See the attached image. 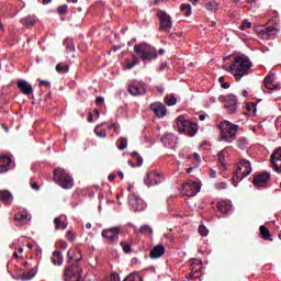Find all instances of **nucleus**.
<instances>
[{"instance_id": "nucleus-1", "label": "nucleus", "mask_w": 281, "mask_h": 281, "mask_svg": "<svg viewBox=\"0 0 281 281\" xmlns=\"http://www.w3.org/2000/svg\"><path fill=\"white\" fill-rule=\"evenodd\" d=\"M249 69H251V60H249V57L239 55L232 61L227 71L235 76V80H237V82H240L245 76H249Z\"/></svg>"}, {"instance_id": "nucleus-2", "label": "nucleus", "mask_w": 281, "mask_h": 281, "mask_svg": "<svg viewBox=\"0 0 281 281\" xmlns=\"http://www.w3.org/2000/svg\"><path fill=\"white\" fill-rule=\"evenodd\" d=\"M218 128L221 131V142H225L226 144H232L233 142H236L238 125L229 121H223L220 123Z\"/></svg>"}, {"instance_id": "nucleus-3", "label": "nucleus", "mask_w": 281, "mask_h": 281, "mask_svg": "<svg viewBox=\"0 0 281 281\" xmlns=\"http://www.w3.org/2000/svg\"><path fill=\"white\" fill-rule=\"evenodd\" d=\"M53 180L64 190H71V188H74V177H71V175H69L67 170L60 167H57L54 170Z\"/></svg>"}, {"instance_id": "nucleus-4", "label": "nucleus", "mask_w": 281, "mask_h": 281, "mask_svg": "<svg viewBox=\"0 0 281 281\" xmlns=\"http://www.w3.org/2000/svg\"><path fill=\"white\" fill-rule=\"evenodd\" d=\"M134 52L145 63H150L157 58V49L150 46L148 43H142L134 46Z\"/></svg>"}, {"instance_id": "nucleus-5", "label": "nucleus", "mask_w": 281, "mask_h": 281, "mask_svg": "<svg viewBox=\"0 0 281 281\" xmlns=\"http://www.w3.org/2000/svg\"><path fill=\"white\" fill-rule=\"evenodd\" d=\"M176 123L179 133H183L189 137H194L195 134L199 133V126L196 125V123L186 120V116L183 115L178 116Z\"/></svg>"}, {"instance_id": "nucleus-6", "label": "nucleus", "mask_w": 281, "mask_h": 281, "mask_svg": "<svg viewBox=\"0 0 281 281\" xmlns=\"http://www.w3.org/2000/svg\"><path fill=\"white\" fill-rule=\"evenodd\" d=\"M251 172H252L251 162H249V160H246V159H240L237 162V170H236V173L233 176V181L238 183V181H243L245 177H249Z\"/></svg>"}, {"instance_id": "nucleus-7", "label": "nucleus", "mask_w": 281, "mask_h": 281, "mask_svg": "<svg viewBox=\"0 0 281 281\" xmlns=\"http://www.w3.org/2000/svg\"><path fill=\"white\" fill-rule=\"evenodd\" d=\"M120 232H122V226H113L103 229L101 236L106 240L108 245H117V241L120 240Z\"/></svg>"}, {"instance_id": "nucleus-8", "label": "nucleus", "mask_w": 281, "mask_h": 281, "mask_svg": "<svg viewBox=\"0 0 281 281\" xmlns=\"http://www.w3.org/2000/svg\"><path fill=\"white\" fill-rule=\"evenodd\" d=\"M156 16L160 21V26H159L160 32H170L172 30V16H170L168 12L164 10H159L156 13Z\"/></svg>"}, {"instance_id": "nucleus-9", "label": "nucleus", "mask_w": 281, "mask_h": 281, "mask_svg": "<svg viewBox=\"0 0 281 281\" xmlns=\"http://www.w3.org/2000/svg\"><path fill=\"white\" fill-rule=\"evenodd\" d=\"M165 179L166 178L164 177V173L149 171L144 179V184L147 186V188H153V186H159V183H164Z\"/></svg>"}, {"instance_id": "nucleus-10", "label": "nucleus", "mask_w": 281, "mask_h": 281, "mask_svg": "<svg viewBox=\"0 0 281 281\" xmlns=\"http://www.w3.org/2000/svg\"><path fill=\"white\" fill-rule=\"evenodd\" d=\"M201 182L188 181L182 186V194L184 196H196L198 192H201Z\"/></svg>"}, {"instance_id": "nucleus-11", "label": "nucleus", "mask_w": 281, "mask_h": 281, "mask_svg": "<svg viewBox=\"0 0 281 281\" xmlns=\"http://www.w3.org/2000/svg\"><path fill=\"white\" fill-rule=\"evenodd\" d=\"M64 277L66 281H70L72 278L75 280H80V278H82V269L78 266V263H72L65 269Z\"/></svg>"}, {"instance_id": "nucleus-12", "label": "nucleus", "mask_w": 281, "mask_h": 281, "mask_svg": "<svg viewBox=\"0 0 281 281\" xmlns=\"http://www.w3.org/2000/svg\"><path fill=\"white\" fill-rule=\"evenodd\" d=\"M128 203L132 212H144L146 210V202L135 193L128 195Z\"/></svg>"}, {"instance_id": "nucleus-13", "label": "nucleus", "mask_w": 281, "mask_h": 281, "mask_svg": "<svg viewBox=\"0 0 281 281\" xmlns=\"http://www.w3.org/2000/svg\"><path fill=\"white\" fill-rule=\"evenodd\" d=\"M127 91L135 98L139 95H146V83H144L143 81L134 80L132 83L128 85Z\"/></svg>"}, {"instance_id": "nucleus-14", "label": "nucleus", "mask_w": 281, "mask_h": 281, "mask_svg": "<svg viewBox=\"0 0 281 281\" xmlns=\"http://www.w3.org/2000/svg\"><path fill=\"white\" fill-rule=\"evenodd\" d=\"M220 100H224L225 109H227L228 113H236V109H238V98L234 94H228L226 97H221Z\"/></svg>"}, {"instance_id": "nucleus-15", "label": "nucleus", "mask_w": 281, "mask_h": 281, "mask_svg": "<svg viewBox=\"0 0 281 281\" xmlns=\"http://www.w3.org/2000/svg\"><path fill=\"white\" fill-rule=\"evenodd\" d=\"M270 178H271V173L263 172V173H260L259 176H256L252 180V183L256 188H265Z\"/></svg>"}, {"instance_id": "nucleus-16", "label": "nucleus", "mask_w": 281, "mask_h": 281, "mask_svg": "<svg viewBox=\"0 0 281 281\" xmlns=\"http://www.w3.org/2000/svg\"><path fill=\"white\" fill-rule=\"evenodd\" d=\"M149 109L154 111L155 115L158 117H166V113H168V110L166 109V105L164 103L155 102L149 105Z\"/></svg>"}, {"instance_id": "nucleus-17", "label": "nucleus", "mask_w": 281, "mask_h": 281, "mask_svg": "<svg viewBox=\"0 0 281 281\" xmlns=\"http://www.w3.org/2000/svg\"><path fill=\"white\" fill-rule=\"evenodd\" d=\"M18 89H20L24 95H32V93H34L32 85L23 79L18 80Z\"/></svg>"}, {"instance_id": "nucleus-18", "label": "nucleus", "mask_w": 281, "mask_h": 281, "mask_svg": "<svg viewBox=\"0 0 281 281\" xmlns=\"http://www.w3.org/2000/svg\"><path fill=\"white\" fill-rule=\"evenodd\" d=\"M271 164L277 172H281V148L277 149L271 155Z\"/></svg>"}, {"instance_id": "nucleus-19", "label": "nucleus", "mask_w": 281, "mask_h": 281, "mask_svg": "<svg viewBox=\"0 0 281 281\" xmlns=\"http://www.w3.org/2000/svg\"><path fill=\"white\" fill-rule=\"evenodd\" d=\"M0 201L4 205H10L14 202V195H12V192L8 190H0Z\"/></svg>"}, {"instance_id": "nucleus-20", "label": "nucleus", "mask_w": 281, "mask_h": 281, "mask_svg": "<svg viewBox=\"0 0 281 281\" xmlns=\"http://www.w3.org/2000/svg\"><path fill=\"white\" fill-rule=\"evenodd\" d=\"M164 254H166V247H164V245H157L150 250L149 258L157 260V258H161Z\"/></svg>"}, {"instance_id": "nucleus-21", "label": "nucleus", "mask_w": 281, "mask_h": 281, "mask_svg": "<svg viewBox=\"0 0 281 281\" xmlns=\"http://www.w3.org/2000/svg\"><path fill=\"white\" fill-rule=\"evenodd\" d=\"M160 142L164 146H175L177 144V136L172 133H166L160 138Z\"/></svg>"}, {"instance_id": "nucleus-22", "label": "nucleus", "mask_w": 281, "mask_h": 281, "mask_svg": "<svg viewBox=\"0 0 281 281\" xmlns=\"http://www.w3.org/2000/svg\"><path fill=\"white\" fill-rule=\"evenodd\" d=\"M14 221H16L20 225H26V223H30V221H32V214L27 212H20L15 214Z\"/></svg>"}, {"instance_id": "nucleus-23", "label": "nucleus", "mask_w": 281, "mask_h": 281, "mask_svg": "<svg viewBox=\"0 0 281 281\" xmlns=\"http://www.w3.org/2000/svg\"><path fill=\"white\" fill-rule=\"evenodd\" d=\"M263 87L269 91H276V89H278V85H276V77L273 75H268L263 79Z\"/></svg>"}, {"instance_id": "nucleus-24", "label": "nucleus", "mask_w": 281, "mask_h": 281, "mask_svg": "<svg viewBox=\"0 0 281 281\" xmlns=\"http://www.w3.org/2000/svg\"><path fill=\"white\" fill-rule=\"evenodd\" d=\"M10 164H12V158H10V156H0V175L10 170Z\"/></svg>"}, {"instance_id": "nucleus-25", "label": "nucleus", "mask_w": 281, "mask_h": 281, "mask_svg": "<svg viewBox=\"0 0 281 281\" xmlns=\"http://www.w3.org/2000/svg\"><path fill=\"white\" fill-rule=\"evenodd\" d=\"M81 259H82V255H80V250H78V249H69L68 250L69 262H75L74 265H78Z\"/></svg>"}, {"instance_id": "nucleus-26", "label": "nucleus", "mask_w": 281, "mask_h": 281, "mask_svg": "<svg viewBox=\"0 0 281 281\" xmlns=\"http://www.w3.org/2000/svg\"><path fill=\"white\" fill-rule=\"evenodd\" d=\"M217 210L222 212V214H227L229 210H232V201L229 200H222L217 202Z\"/></svg>"}, {"instance_id": "nucleus-27", "label": "nucleus", "mask_w": 281, "mask_h": 281, "mask_svg": "<svg viewBox=\"0 0 281 281\" xmlns=\"http://www.w3.org/2000/svg\"><path fill=\"white\" fill-rule=\"evenodd\" d=\"M53 265L57 266V267H61L63 262H64V257H63V252L55 250L53 252V257L50 258Z\"/></svg>"}, {"instance_id": "nucleus-28", "label": "nucleus", "mask_w": 281, "mask_h": 281, "mask_svg": "<svg viewBox=\"0 0 281 281\" xmlns=\"http://www.w3.org/2000/svg\"><path fill=\"white\" fill-rule=\"evenodd\" d=\"M201 272V260H196V262H191V273L190 278L194 279L196 278L194 273Z\"/></svg>"}, {"instance_id": "nucleus-29", "label": "nucleus", "mask_w": 281, "mask_h": 281, "mask_svg": "<svg viewBox=\"0 0 281 281\" xmlns=\"http://www.w3.org/2000/svg\"><path fill=\"white\" fill-rule=\"evenodd\" d=\"M259 232H260V234H261V238H263V240H273L272 238H271V233L269 232V228L268 227H266L265 225H261L260 227H259Z\"/></svg>"}, {"instance_id": "nucleus-30", "label": "nucleus", "mask_w": 281, "mask_h": 281, "mask_svg": "<svg viewBox=\"0 0 281 281\" xmlns=\"http://www.w3.org/2000/svg\"><path fill=\"white\" fill-rule=\"evenodd\" d=\"M22 25H25L26 27H32L34 23H36V18L34 15L25 16L21 20Z\"/></svg>"}, {"instance_id": "nucleus-31", "label": "nucleus", "mask_w": 281, "mask_h": 281, "mask_svg": "<svg viewBox=\"0 0 281 281\" xmlns=\"http://www.w3.org/2000/svg\"><path fill=\"white\" fill-rule=\"evenodd\" d=\"M55 229H67V223L60 221V216L54 218Z\"/></svg>"}, {"instance_id": "nucleus-32", "label": "nucleus", "mask_w": 281, "mask_h": 281, "mask_svg": "<svg viewBox=\"0 0 281 281\" xmlns=\"http://www.w3.org/2000/svg\"><path fill=\"white\" fill-rule=\"evenodd\" d=\"M64 45L66 47V52H68V53L76 52V46L74 45V40L66 38L64 41Z\"/></svg>"}, {"instance_id": "nucleus-33", "label": "nucleus", "mask_w": 281, "mask_h": 281, "mask_svg": "<svg viewBox=\"0 0 281 281\" xmlns=\"http://www.w3.org/2000/svg\"><path fill=\"white\" fill-rule=\"evenodd\" d=\"M139 65V59H137V57L133 56L132 57V61H127L124 64V69L128 70V69H133V67Z\"/></svg>"}, {"instance_id": "nucleus-34", "label": "nucleus", "mask_w": 281, "mask_h": 281, "mask_svg": "<svg viewBox=\"0 0 281 281\" xmlns=\"http://www.w3.org/2000/svg\"><path fill=\"white\" fill-rule=\"evenodd\" d=\"M278 32H280L278 27L269 26L266 29V34L267 36H270V38H276V36H278Z\"/></svg>"}, {"instance_id": "nucleus-35", "label": "nucleus", "mask_w": 281, "mask_h": 281, "mask_svg": "<svg viewBox=\"0 0 281 281\" xmlns=\"http://www.w3.org/2000/svg\"><path fill=\"white\" fill-rule=\"evenodd\" d=\"M123 281H144V278H142L137 272H132Z\"/></svg>"}, {"instance_id": "nucleus-36", "label": "nucleus", "mask_w": 281, "mask_h": 281, "mask_svg": "<svg viewBox=\"0 0 281 281\" xmlns=\"http://www.w3.org/2000/svg\"><path fill=\"white\" fill-rule=\"evenodd\" d=\"M180 10L184 13V16L192 14V5H190V3H182Z\"/></svg>"}, {"instance_id": "nucleus-37", "label": "nucleus", "mask_w": 281, "mask_h": 281, "mask_svg": "<svg viewBox=\"0 0 281 281\" xmlns=\"http://www.w3.org/2000/svg\"><path fill=\"white\" fill-rule=\"evenodd\" d=\"M119 144V150H126L128 147V139L126 137H121L117 140Z\"/></svg>"}, {"instance_id": "nucleus-38", "label": "nucleus", "mask_w": 281, "mask_h": 281, "mask_svg": "<svg viewBox=\"0 0 281 281\" xmlns=\"http://www.w3.org/2000/svg\"><path fill=\"white\" fill-rule=\"evenodd\" d=\"M101 126H104V123L97 125L94 128V133L97 137H101L102 139H104V137H106V131L104 130L99 131L98 128H101Z\"/></svg>"}, {"instance_id": "nucleus-39", "label": "nucleus", "mask_w": 281, "mask_h": 281, "mask_svg": "<svg viewBox=\"0 0 281 281\" xmlns=\"http://www.w3.org/2000/svg\"><path fill=\"white\" fill-rule=\"evenodd\" d=\"M165 104H167V106H175V104H177V98L172 94L167 95L165 98Z\"/></svg>"}, {"instance_id": "nucleus-40", "label": "nucleus", "mask_w": 281, "mask_h": 281, "mask_svg": "<svg viewBox=\"0 0 281 281\" xmlns=\"http://www.w3.org/2000/svg\"><path fill=\"white\" fill-rule=\"evenodd\" d=\"M37 273V270L36 269H32L31 271H27L25 272L23 276H22V279L24 280H32V278H34Z\"/></svg>"}, {"instance_id": "nucleus-41", "label": "nucleus", "mask_w": 281, "mask_h": 281, "mask_svg": "<svg viewBox=\"0 0 281 281\" xmlns=\"http://www.w3.org/2000/svg\"><path fill=\"white\" fill-rule=\"evenodd\" d=\"M205 8L209 12H216V10H218V3L210 1L205 4Z\"/></svg>"}, {"instance_id": "nucleus-42", "label": "nucleus", "mask_w": 281, "mask_h": 281, "mask_svg": "<svg viewBox=\"0 0 281 281\" xmlns=\"http://www.w3.org/2000/svg\"><path fill=\"white\" fill-rule=\"evenodd\" d=\"M56 71L58 74H67V71H69V66H67V65L63 66L60 64H57L56 65Z\"/></svg>"}, {"instance_id": "nucleus-43", "label": "nucleus", "mask_w": 281, "mask_h": 281, "mask_svg": "<svg viewBox=\"0 0 281 281\" xmlns=\"http://www.w3.org/2000/svg\"><path fill=\"white\" fill-rule=\"evenodd\" d=\"M132 157L136 158V166L140 167L144 164V158L137 151H133Z\"/></svg>"}, {"instance_id": "nucleus-44", "label": "nucleus", "mask_w": 281, "mask_h": 281, "mask_svg": "<svg viewBox=\"0 0 281 281\" xmlns=\"http://www.w3.org/2000/svg\"><path fill=\"white\" fill-rule=\"evenodd\" d=\"M140 234H153V227L149 225H143L139 227Z\"/></svg>"}, {"instance_id": "nucleus-45", "label": "nucleus", "mask_w": 281, "mask_h": 281, "mask_svg": "<svg viewBox=\"0 0 281 281\" xmlns=\"http://www.w3.org/2000/svg\"><path fill=\"white\" fill-rule=\"evenodd\" d=\"M217 156H218V161L222 166V170H225V159H224L225 150L220 151Z\"/></svg>"}, {"instance_id": "nucleus-46", "label": "nucleus", "mask_w": 281, "mask_h": 281, "mask_svg": "<svg viewBox=\"0 0 281 281\" xmlns=\"http://www.w3.org/2000/svg\"><path fill=\"white\" fill-rule=\"evenodd\" d=\"M199 234L200 236H207L210 234V231L207 229V227H205V225H200L199 226Z\"/></svg>"}, {"instance_id": "nucleus-47", "label": "nucleus", "mask_w": 281, "mask_h": 281, "mask_svg": "<svg viewBox=\"0 0 281 281\" xmlns=\"http://www.w3.org/2000/svg\"><path fill=\"white\" fill-rule=\"evenodd\" d=\"M249 29H251V22H249V20H244L241 25H239V30L241 31Z\"/></svg>"}, {"instance_id": "nucleus-48", "label": "nucleus", "mask_w": 281, "mask_h": 281, "mask_svg": "<svg viewBox=\"0 0 281 281\" xmlns=\"http://www.w3.org/2000/svg\"><path fill=\"white\" fill-rule=\"evenodd\" d=\"M120 245L123 248L124 254H131L132 249L130 244L121 241Z\"/></svg>"}, {"instance_id": "nucleus-49", "label": "nucleus", "mask_w": 281, "mask_h": 281, "mask_svg": "<svg viewBox=\"0 0 281 281\" xmlns=\"http://www.w3.org/2000/svg\"><path fill=\"white\" fill-rule=\"evenodd\" d=\"M258 104L256 103H247L246 109L250 113H256Z\"/></svg>"}, {"instance_id": "nucleus-50", "label": "nucleus", "mask_w": 281, "mask_h": 281, "mask_svg": "<svg viewBox=\"0 0 281 281\" xmlns=\"http://www.w3.org/2000/svg\"><path fill=\"white\" fill-rule=\"evenodd\" d=\"M193 159H194V166L195 168H199L201 166V156L196 153L193 154Z\"/></svg>"}, {"instance_id": "nucleus-51", "label": "nucleus", "mask_w": 281, "mask_h": 281, "mask_svg": "<svg viewBox=\"0 0 281 281\" xmlns=\"http://www.w3.org/2000/svg\"><path fill=\"white\" fill-rule=\"evenodd\" d=\"M67 10H68L67 4H63V5L58 7L57 12H58V14H67Z\"/></svg>"}, {"instance_id": "nucleus-52", "label": "nucleus", "mask_w": 281, "mask_h": 281, "mask_svg": "<svg viewBox=\"0 0 281 281\" xmlns=\"http://www.w3.org/2000/svg\"><path fill=\"white\" fill-rule=\"evenodd\" d=\"M66 237L68 238V240H70L71 243H74V240H76V235L74 234V232L68 231L66 233Z\"/></svg>"}, {"instance_id": "nucleus-53", "label": "nucleus", "mask_w": 281, "mask_h": 281, "mask_svg": "<svg viewBox=\"0 0 281 281\" xmlns=\"http://www.w3.org/2000/svg\"><path fill=\"white\" fill-rule=\"evenodd\" d=\"M237 144H238V148H240L241 150H245L247 148V140L240 139L237 142Z\"/></svg>"}, {"instance_id": "nucleus-54", "label": "nucleus", "mask_w": 281, "mask_h": 281, "mask_svg": "<svg viewBox=\"0 0 281 281\" xmlns=\"http://www.w3.org/2000/svg\"><path fill=\"white\" fill-rule=\"evenodd\" d=\"M40 87H52V83L47 80H41L40 81Z\"/></svg>"}, {"instance_id": "nucleus-55", "label": "nucleus", "mask_w": 281, "mask_h": 281, "mask_svg": "<svg viewBox=\"0 0 281 281\" xmlns=\"http://www.w3.org/2000/svg\"><path fill=\"white\" fill-rule=\"evenodd\" d=\"M31 188H32V190H35L36 192H38V190H41V187H38V183H36V182L31 183Z\"/></svg>"}, {"instance_id": "nucleus-56", "label": "nucleus", "mask_w": 281, "mask_h": 281, "mask_svg": "<svg viewBox=\"0 0 281 281\" xmlns=\"http://www.w3.org/2000/svg\"><path fill=\"white\" fill-rule=\"evenodd\" d=\"M112 126L114 132L120 133V124L113 123Z\"/></svg>"}, {"instance_id": "nucleus-57", "label": "nucleus", "mask_w": 281, "mask_h": 281, "mask_svg": "<svg viewBox=\"0 0 281 281\" xmlns=\"http://www.w3.org/2000/svg\"><path fill=\"white\" fill-rule=\"evenodd\" d=\"M95 103H97V104H102V103H104V99H103L102 97H98V98L95 99Z\"/></svg>"}, {"instance_id": "nucleus-58", "label": "nucleus", "mask_w": 281, "mask_h": 281, "mask_svg": "<svg viewBox=\"0 0 281 281\" xmlns=\"http://www.w3.org/2000/svg\"><path fill=\"white\" fill-rule=\"evenodd\" d=\"M108 179H109V181H115V175L114 173H110L108 176Z\"/></svg>"}, {"instance_id": "nucleus-59", "label": "nucleus", "mask_w": 281, "mask_h": 281, "mask_svg": "<svg viewBox=\"0 0 281 281\" xmlns=\"http://www.w3.org/2000/svg\"><path fill=\"white\" fill-rule=\"evenodd\" d=\"M220 188H221V190H226L227 189V183L221 182Z\"/></svg>"}, {"instance_id": "nucleus-60", "label": "nucleus", "mask_w": 281, "mask_h": 281, "mask_svg": "<svg viewBox=\"0 0 281 281\" xmlns=\"http://www.w3.org/2000/svg\"><path fill=\"white\" fill-rule=\"evenodd\" d=\"M59 247H61L63 249H67L68 245H67L66 241H61V243L59 244Z\"/></svg>"}, {"instance_id": "nucleus-61", "label": "nucleus", "mask_w": 281, "mask_h": 281, "mask_svg": "<svg viewBox=\"0 0 281 281\" xmlns=\"http://www.w3.org/2000/svg\"><path fill=\"white\" fill-rule=\"evenodd\" d=\"M210 177H211V179H216V171L211 170Z\"/></svg>"}, {"instance_id": "nucleus-62", "label": "nucleus", "mask_w": 281, "mask_h": 281, "mask_svg": "<svg viewBox=\"0 0 281 281\" xmlns=\"http://www.w3.org/2000/svg\"><path fill=\"white\" fill-rule=\"evenodd\" d=\"M222 89H229V82L222 83Z\"/></svg>"}, {"instance_id": "nucleus-63", "label": "nucleus", "mask_w": 281, "mask_h": 281, "mask_svg": "<svg viewBox=\"0 0 281 281\" xmlns=\"http://www.w3.org/2000/svg\"><path fill=\"white\" fill-rule=\"evenodd\" d=\"M194 168H196L195 165L193 167L188 168L187 173L190 175V172H192V170H194Z\"/></svg>"}, {"instance_id": "nucleus-64", "label": "nucleus", "mask_w": 281, "mask_h": 281, "mask_svg": "<svg viewBox=\"0 0 281 281\" xmlns=\"http://www.w3.org/2000/svg\"><path fill=\"white\" fill-rule=\"evenodd\" d=\"M94 115L97 119L100 117V111L98 109H94Z\"/></svg>"}]
</instances>
